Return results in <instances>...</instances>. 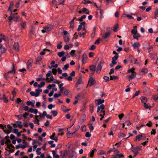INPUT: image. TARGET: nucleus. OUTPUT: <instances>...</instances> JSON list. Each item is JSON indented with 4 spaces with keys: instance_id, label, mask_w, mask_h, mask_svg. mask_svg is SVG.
Here are the masks:
<instances>
[{
    "instance_id": "nucleus-1",
    "label": "nucleus",
    "mask_w": 158,
    "mask_h": 158,
    "mask_svg": "<svg viewBox=\"0 0 158 158\" xmlns=\"http://www.w3.org/2000/svg\"><path fill=\"white\" fill-rule=\"evenodd\" d=\"M53 28V25L51 24H48L46 26L44 27L43 29L41 31L43 33H47L51 31Z\"/></svg>"
},
{
    "instance_id": "nucleus-2",
    "label": "nucleus",
    "mask_w": 158,
    "mask_h": 158,
    "mask_svg": "<svg viewBox=\"0 0 158 158\" xmlns=\"http://www.w3.org/2000/svg\"><path fill=\"white\" fill-rule=\"evenodd\" d=\"M35 91L36 92L35 93L34 92L31 91L30 92V94L31 96H35V97H37L39 95L40 92L42 91V89L39 88L36 89Z\"/></svg>"
},
{
    "instance_id": "nucleus-3",
    "label": "nucleus",
    "mask_w": 158,
    "mask_h": 158,
    "mask_svg": "<svg viewBox=\"0 0 158 158\" xmlns=\"http://www.w3.org/2000/svg\"><path fill=\"white\" fill-rule=\"evenodd\" d=\"M104 63V60H102L98 64L96 70V72L98 73H99L101 70L102 68Z\"/></svg>"
},
{
    "instance_id": "nucleus-4",
    "label": "nucleus",
    "mask_w": 158,
    "mask_h": 158,
    "mask_svg": "<svg viewBox=\"0 0 158 158\" xmlns=\"http://www.w3.org/2000/svg\"><path fill=\"white\" fill-rule=\"evenodd\" d=\"M114 154L116 156L115 158H120L124 157L123 154L122 153H120L119 151L117 150H114Z\"/></svg>"
},
{
    "instance_id": "nucleus-5",
    "label": "nucleus",
    "mask_w": 158,
    "mask_h": 158,
    "mask_svg": "<svg viewBox=\"0 0 158 158\" xmlns=\"http://www.w3.org/2000/svg\"><path fill=\"white\" fill-rule=\"evenodd\" d=\"M104 109V105L102 104L100 106H98L97 109V112L98 113L99 112L100 110V113H103V115H105V111L103 110Z\"/></svg>"
},
{
    "instance_id": "nucleus-6",
    "label": "nucleus",
    "mask_w": 158,
    "mask_h": 158,
    "mask_svg": "<svg viewBox=\"0 0 158 158\" xmlns=\"http://www.w3.org/2000/svg\"><path fill=\"white\" fill-rule=\"evenodd\" d=\"M95 83V81L94 79L92 77H91L89 79L88 81V86H91L93 85Z\"/></svg>"
},
{
    "instance_id": "nucleus-7",
    "label": "nucleus",
    "mask_w": 158,
    "mask_h": 158,
    "mask_svg": "<svg viewBox=\"0 0 158 158\" xmlns=\"http://www.w3.org/2000/svg\"><path fill=\"white\" fill-rule=\"evenodd\" d=\"M141 150V148L139 147H137L136 148H134L132 150L133 152L134 153L133 157H135L138 154V151Z\"/></svg>"
},
{
    "instance_id": "nucleus-8",
    "label": "nucleus",
    "mask_w": 158,
    "mask_h": 158,
    "mask_svg": "<svg viewBox=\"0 0 158 158\" xmlns=\"http://www.w3.org/2000/svg\"><path fill=\"white\" fill-rule=\"evenodd\" d=\"M12 70L9 71L7 73L8 76L9 77H12V76L10 75V74L14 72V74L15 73V64H13L12 67Z\"/></svg>"
},
{
    "instance_id": "nucleus-9",
    "label": "nucleus",
    "mask_w": 158,
    "mask_h": 158,
    "mask_svg": "<svg viewBox=\"0 0 158 158\" xmlns=\"http://www.w3.org/2000/svg\"><path fill=\"white\" fill-rule=\"evenodd\" d=\"M117 60V57H113L112 58V61L111 63L109 64L110 67L111 68L113 67V66L116 64L117 63L115 61Z\"/></svg>"
},
{
    "instance_id": "nucleus-10",
    "label": "nucleus",
    "mask_w": 158,
    "mask_h": 158,
    "mask_svg": "<svg viewBox=\"0 0 158 158\" xmlns=\"http://www.w3.org/2000/svg\"><path fill=\"white\" fill-rule=\"evenodd\" d=\"M33 63V60L32 59H30L29 60L27 63V68L30 69L32 67V64Z\"/></svg>"
},
{
    "instance_id": "nucleus-11",
    "label": "nucleus",
    "mask_w": 158,
    "mask_h": 158,
    "mask_svg": "<svg viewBox=\"0 0 158 158\" xmlns=\"http://www.w3.org/2000/svg\"><path fill=\"white\" fill-rule=\"evenodd\" d=\"M149 56L151 58V60H154L157 57V53L153 54L150 53L149 54Z\"/></svg>"
},
{
    "instance_id": "nucleus-12",
    "label": "nucleus",
    "mask_w": 158,
    "mask_h": 158,
    "mask_svg": "<svg viewBox=\"0 0 158 158\" xmlns=\"http://www.w3.org/2000/svg\"><path fill=\"white\" fill-rule=\"evenodd\" d=\"M13 47L15 51H19V43L15 42L13 45Z\"/></svg>"
},
{
    "instance_id": "nucleus-13",
    "label": "nucleus",
    "mask_w": 158,
    "mask_h": 158,
    "mask_svg": "<svg viewBox=\"0 0 158 158\" xmlns=\"http://www.w3.org/2000/svg\"><path fill=\"white\" fill-rule=\"evenodd\" d=\"M145 138V137L143 136L142 135H138L136 136V138L135 139V141H136L137 140L139 141L141 140L144 139Z\"/></svg>"
},
{
    "instance_id": "nucleus-14",
    "label": "nucleus",
    "mask_w": 158,
    "mask_h": 158,
    "mask_svg": "<svg viewBox=\"0 0 158 158\" xmlns=\"http://www.w3.org/2000/svg\"><path fill=\"white\" fill-rule=\"evenodd\" d=\"M6 51L5 48L0 44V56H1L2 54L5 52Z\"/></svg>"
},
{
    "instance_id": "nucleus-15",
    "label": "nucleus",
    "mask_w": 158,
    "mask_h": 158,
    "mask_svg": "<svg viewBox=\"0 0 158 158\" xmlns=\"http://www.w3.org/2000/svg\"><path fill=\"white\" fill-rule=\"evenodd\" d=\"M14 5V3L13 2H11L10 3L9 6V7L8 11V12L10 14H12V12L11 9L12 8Z\"/></svg>"
},
{
    "instance_id": "nucleus-16",
    "label": "nucleus",
    "mask_w": 158,
    "mask_h": 158,
    "mask_svg": "<svg viewBox=\"0 0 158 158\" xmlns=\"http://www.w3.org/2000/svg\"><path fill=\"white\" fill-rule=\"evenodd\" d=\"M82 62L83 64H85L86 63L87 59V56L86 54H83L82 56Z\"/></svg>"
},
{
    "instance_id": "nucleus-17",
    "label": "nucleus",
    "mask_w": 158,
    "mask_h": 158,
    "mask_svg": "<svg viewBox=\"0 0 158 158\" xmlns=\"http://www.w3.org/2000/svg\"><path fill=\"white\" fill-rule=\"evenodd\" d=\"M142 103L144 104H145L148 101L147 98L144 96H142L140 98Z\"/></svg>"
},
{
    "instance_id": "nucleus-18",
    "label": "nucleus",
    "mask_w": 158,
    "mask_h": 158,
    "mask_svg": "<svg viewBox=\"0 0 158 158\" xmlns=\"http://www.w3.org/2000/svg\"><path fill=\"white\" fill-rule=\"evenodd\" d=\"M35 103V101L34 100H33L31 102V101H27L26 104L28 106L31 105L33 107H34V104Z\"/></svg>"
},
{
    "instance_id": "nucleus-19",
    "label": "nucleus",
    "mask_w": 158,
    "mask_h": 158,
    "mask_svg": "<svg viewBox=\"0 0 158 158\" xmlns=\"http://www.w3.org/2000/svg\"><path fill=\"white\" fill-rule=\"evenodd\" d=\"M26 147V146L25 145H22L21 143H19L18 145H16L15 148L16 149H18L20 148H21L22 149H24Z\"/></svg>"
},
{
    "instance_id": "nucleus-20",
    "label": "nucleus",
    "mask_w": 158,
    "mask_h": 158,
    "mask_svg": "<svg viewBox=\"0 0 158 158\" xmlns=\"http://www.w3.org/2000/svg\"><path fill=\"white\" fill-rule=\"evenodd\" d=\"M104 100H101V99L95 100V102L98 105L101 104L104 102Z\"/></svg>"
},
{
    "instance_id": "nucleus-21",
    "label": "nucleus",
    "mask_w": 158,
    "mask_h": 158,
    "mask_svg": "<svg viewBox=\"0 0 158 158\" xmlns=\"http://www.w3.org/2000/svg\"><path fill=\"white\" fill-rule=\"evenodd\" d=\"M89 69L92 72V74H93L96 70V66L94 65L90 66Z\"/></svg>"
},
{
    "instance_id": "nucleus-22",
    "label": "nucleus",
    "mask_w": 158,
    "mask_h": 158,
    "mask_svg": "<svg viewBox=\"0 0 158 158\" xmlns=\"http://www.w3.org/2000/svg\"><path fill=\"white\" fill-rule=\"evenodd\" d=\"M20 28L21 30L25 28L27 25V22L26 21H24L21 23L20 24Z\"/></svg>"
},
{
    "instance_id": "nucleus-23",
    "label": "nucleus",
    "mask_w": 158,
    "mask_h": 158,
    "mask_svg": "<svg viewBox=\"0 0 158 158\" xmlns=\"http://www.w3.org/2000/svg\"><path fill=\"white\" fill-rule=\"evenodd\" d=\"M82 83V77H80L76 83V84H75L76 86V87H77L79 84H81Z\"/></svg>"
},
{
    "instance_id": "nucleus-24",
    "label": "nucleus",
    "mask_w": 158,
    "mask_h": 158,
    "mask_svg": "<svg viewBox=\"0 0 158 158\" xmlns=\"http://www.w3.org/2000/svg\"><path fill=\"white\" fill-rule=\"evenodd\" d=\"M110 32H107L103 36V38L105 40L107 39L110 36Z\"/></svg>"
},
{
    "instance_id": "nucleus-25",
    "label": "nucleus",
    "mask_w": 158,
    "mask_h": 158,
    "mask_svg": "<svg viewBox=\"0 0 158 158\" xmlns=\"http://www.w3.org/2000/svg\"><path fill=\"white\" fill-rule=\"evenodd\" d=\"M61 108L62 110L64 112H66L70 110V109H68L67 107L64 106H61Z\"/></svg>"
},
{
    "instance_id": "nucleus-26",
    "label": "nucleus",
    "mask_w": 158,
    "mask_h": 158,
    "mask_svg": "<svg viewBox=\"0 0 158 158\" xmlns=\"http://www.w3.org/2000/svg\"><path fill=\"white\" fill-rule=\"evenodd\" d=\"M141 35L139 33H137L135 34H134L133 35V38L134 39H136L137 40H139V37H140Z\"/></svg>"
},
{
    "instance_id": "nucleus-27",
    "label": "nucleus",
    "mask_w": 158,
    "mask_h": 158,
    "mask_svg": "<svg viewBox=\"0 0 158 158\" xmlns=\"http://www.w3.org/2000/svg\"><path fill=\"white\" fill-rule=\"evenodd\" d=\"M35 27H34L32 26L31 27V29L29 33V34L30 35H33L35 33Z\"/></svg>"
},
{
    "instance_id": "nucleus-28",
    "label": "nucleus",
    "mask_w": 158,
    "mask_h": 158,
    "mask_svg": "<svg viewBox=\"0 0 158 158\" xmlns=\"http://www.w3.org/2000/svg\"><path fill=\"white\" fill-rule=\"evenodd\" d=\"M137 26H135L134 27V28L131 30V32L132 34H135L137 33Z\"/></svg>"
},
{
    "instance_id": "nucleus-29",
    "label": "nucleus",
    "mask_w": 158,
    "mask_h": 158,
    "mask_svg": "<svg viewBox=\"0 0 158 158\" xmlns=\"http://www.w3.org/2000/svg\"><path fill=\"white\" fill-rule=\"evenodd\" d=\"M136 76L135 73H132L130 76L129 77L128 79L129 81L135 78Z\"/></svg>"
},
{
    "instance_id": "nucleus-30",
    "label": "nucleus",
    "mask_w": 158,
    "mask_h": 158,
    "mask_svg": "<svg viewBox=\"0 0 158 158\" xmlns=\"http://www.w3.org/2000/svg\"><path fill=\"white\" fill-rule=\"evenodd\" d=\"M70 28L73 29L74 28V22L73 20H72L69 22Z\"/></svg>"
},
{
    "instance_id": "nucleus-31",
    "label": "nucleus",
    "mask_w": 158,
    "mask_h": 158,
    "mask_svg": "<svg viewBox=\"0 0 158 158\" xmlns=\"http://www.w3.org/2000/svg\"><path fill=\"white\" fill-rule=\"evenodd\" d=\"M139 45V42L135 43L132 45V46L134 48L138 47Z\"/></svg>"
},
{
    "instance_id": "nucleus-32",
    "label": "nucleus",
    "mask_w": 158,
    "mask_h": 158,
    "mask_svg": "<svg viewBox=\"0 0 158 158\" xmlns=\"http://www.w3.org/2000/svg\"><path fill=\"white\" fill-rule=\"evenodd\" d=\"M65 54V52L64 51L58 52V55L60 57L63 56Z\"/></svg>"
},
{
    "instance_id": "nucleus-33",
    "label": "nucleus",
    "mask_w": 158,
    "mask_h": 158,
    "mask_svg": "<svg viewBox=\"0 0 158 158\" xmlns=\"http://www.w3.org/2000/svg\"><path fill=\"white\" fill-rule=\"evenodd\" d=\"M52 153L53 156V157L55 158H59V156L57 154H56V152L53 151L52 152Z\"/></svg>"
},
{
    "instance_id": "nucleus-34",
    "label": "nucleus",
    "mask_w": 158,
    "mask_h": 158,
    "mask_svg": "<svg viewBox=\"0 0 158 158\" xmlns=\"http://www.w3.org/2000/svg\"><path fill=\"white\" fill-rule=\"evenodd\" d=\"M11 15L9 16L8 18V20L9 22H10L13 19H14V15L15 14H12H12H10Z\"/></svg>"
},
{
    "instance_id": "nucleus-35",
    "label": "nucleus",
    "mask_w": 158,
    "mask_h": 158,
    "mask_svg": "<svg viewBox=\"0 0 158 158\" xmlns=\"http://www.w3.org/2000/svg\"><path fill=\"white\" fill-rule=\"evenodd\" d=\"M148 72V70L147 68H144L141 71V72L142 74H145L147 73Z\"/></svg>"
},
{
    "instance_id": "nucleus-36",
    "label": "nucleus",
    "mask_w": 158,
    "mask_h": 158,
    "mask_svg": "<svg viewBox=\"0 0 158 158\" xmlns=\"http://www.w3.org/2000/svg\"><path fill=\"white\" fill-rule=\"evenodd\" d=\"M96 149H94L91 151V152H90L89 154V155L90 157H93L94 152H96Z\"/></svg>"
},
{
    "instance_id": "nucleus-37",
    "label": "nucleus",
    "mask_w": 158,
    "mask_h": 158,
    "mask_svg": "<svg viewBox=\"0 0 158 158\" xmlns=\"http://www.w3.org/2000/svg\"><path fill=\"white\" fill-rule=\"evenodd\" d=\"M70 155L72 157H76L77 153L75 152L72 151Z\"/></svg>"
},
{
    "instance_id": "nucleus-38",
    "label": "nucleus",
    "mask_w": 158,
    "mask_h": 158,
    "mask_svg": "<svg viewBox=\"0 0 158 158\" xmlns=\"http://www.w3.org/2000/svg\"><path fill=\"white\" fill-rule=\"evenodd\" d=\"M19 16L15 17L14 18V21L16 22H18L19 21Z\"/></svg>"
},
{
    "instance_id": "nucleus-39",
    "label": "nucleus",
    "mask_w": 158,
    "mask_h": 158,
    "mask_svg": "<svg viewBox=\"0 0 158 158\" xmlns=\"http://www.w3.org/2000/svg\"><path fill=\"white\" fill-rule=\"evenodd\" d=\"M45 85V82L43 81L41 82L40 84L38 85V87L40 88L44 86Z\"/></svg>"
},
{
    "instance_id": "nucleus-40",
    "label": "nucleus",
    "mask_w": 158,
    "mask_h": 158,
    "mask_svg": "<svg viewBox=\"0 0 158 158\" xmlns=\"http://www.w3.org/2000/svg\"><path fill=\"white\" fill-rule=\"evenodd\" d=\"M135 69L132 68L129 69L128 71V72L129 73H135L134 72Z\"/></svg>"
},
{
    "instance_id": "nucleus-41",
    "label": "nucleus",
    "mask_w": 158,
    "mask_h": 158,
    "mask_svg": "<svg viewBox=\"0 0 158 158\" xmlns=\"http://www.w3.org/2000/svg\"><path fill=\"white\" fill-rule=\"evenodd\" d=\"M158 17V8L156 9L155 12V18H156Z\"/></svg>"
},
{
    "instance_id": "nucleus-42",
    "label": "nucleus",
    "mask_w": 158,
    "mask_h": 158,
    "mask_svg": "<svg viewBox=\"0 0 158 158\" xmlns=\"http://www.w3.org/2000/svg\"><path fill=\"white\" fill-rule=\"evenodd\" d=\"M11 131L12 133L16 134L18 132V129L16 128H14Z\"/></svg>"
},
{
    "instance_id": "nucleus-43",
    "label": "nucleus",
    "mask_w": 158,
    "mask_h": 158,
    "mask_svg": "<svg viewBox=\"0 0 158 158\" xmlns=\"http://www.w3.org/2000/svg\"><path fill=\"white\" fill-rule=\"evenodd\" d=\"M81 130L83 131H86V126L85 125L82 126L81 127Z\"/></svg>"
},
{
    "instance_id": "nucleus-44",
    "label": "nucleus",
    "mask_w": 158,
    "mask_h": 158,
    "mask_svg": "<svg viewBox=\"0 0 158 158\" xmlns=\"http://www.w3.org/2000/svg\"><path fill=\"white\" fill-rule=\"evenodd\" d=\"M39 121L40 120L39 119H37L36 120L35 119L33 121L34 123L36 124L39 125L40 124Z\"/></svg>"
},
{
    "instance_id": "nucleus-45",
    "label": "nucleus",
    "mask_w": 158,
    "mask_h": 158,
    "mask_svg": "<svg viewBox=\"0 0 158 158\" xmlns=\"http://www.w3.org/2000/svg\"><path fill=\"white\" fill-rule=\"evenodd\" d=\"M69 67V64H65L64 67L63 68V69L64 70H66Z\"/></svg>"
},
{
    "instance_id": "nucleus-46",
    "label": "nucleus",
    "mask_w": 158,
    "mask_h": 158,
    "mask_svg": "<svg viewBox=\"0 0 158 158\" xmlns=\"http://www.w3.org/2000/svg\"><path fill=\"white\" fill-rule=\"evenodd\" d=\"M0 37L1 39H2L6 41V37L3 35L2 34H1L0 35Z\"/></svg>"
},
{
    "instance_id": "nucleus-47",
    "label": "nucleus",
    "mask_w": 158,
    "mask_h": 158,
    "mask_svg": "<svg viewBox=\"0 0 158 158\" xmlns=\"http://www.w3.org/2000/svg\"><path fill=\"white\" fill-rule=\"evenodd\" d=\"M113 53L114 54H115V56L113 57H117V60L118 59V53H117L115 51H113Z\"/></svg>"
},
{
    "instance_id": "nucleus-48",
    "label": "nucleus",
    "mask_w": 158,
    "mask_h": 158,
    "mask_svg": "<svg viewBox=\"0 0 158 158\" xmlns=\"http://www.w3.org/2000/svg\"><path fill=\"white\" fill-rule=\"evenodd\" d=\"M89 110L91 113H92L93 112L94 110V106L93 105H90L89 106Z\"/></svg>"
},
{
    "instance_id": "nucleus-49",
    "label": "nucleus",
    "mask_w": 158,
    "mask_h": 158,
    "mask_svg": "<svg viewBox=\"0 0 158 158\" xmlns=\"http://www.w3.org/2000/svg\"><path fill=\"white\" fill-rule=\"evenodd\" d=\"M86 16L85 15H82L81 18L79 19H77V20L79 21H81L82 20V19H85L86 18Z\"/></svg>"
},
{
    "instance_id": "nucleus-50",
    "label": "nucleus",
    "mask_w": 158,
    "mask_h": 158,
    "mask_svg": "<svg viewBox=\"0 0 158 158\" xmlns=\"http://www.w3.org/2000/svg\"><path fill=\"white\" fill-rule=\"evenodd\" d=\"M15 90V89L14 88V90L11 92L12 94L13 95L14 98L15 97L16 94V92Z\"/></svg>"
},
{
    "instance_id": "nucleus-51",
    "label": "nucleus",
    "mask_w": 158,
    "mask_h": 158,
    "mask_svg": "<svg viewBox=\"0 0 158 158\" xmlns=\"http://www.w3.org/2000/svg\"><path fill=\"white\" fill-rule=\"evenodd\" d=\"M91 134L89 133V132H87L86 133L85 136L86 137L89 138L91 136Z\"/></svg>"
},
{
    "instance_id": "nucleus-52",
    "label": "nucleus",
    "mask_w": 158,
    "mask_h": 158,
    "mask_svg": "<svg viewBox=\"0 0 158 158\" xmlns=\"http://www.w3.org/2000/svg\"><path fill=\"white\" fill-rule=\"evenodd\" d=\"M82 31H83V32L82 33V35H84L86 33V30L85 29V27H84L83 28Z\"/></svg>"
},
{
    "instance_id": "nucleus-53",
    "label": "nucleus",
    "mask_w": 158,
    "mask_h": 158,
    "mask_svg": "<svg viewBox=\"0 0 158 158\" xmlns=\"http://www.w3.org/2000/svg\"><path fill=\"white\" fill-rule=\"evenodd\" d=\"M118 79V77L117 76H110V80H113V79Z\"/></svg>"
},
{
    "instance_id": "nucleus-54",
    "label": "nucleus",
    "mask_w": 158,
    "mask_h": 158,
    "mask_svg": "<svg viewBox=\"0 0 158 158\" xmlns=\"http://www.w3.org/2000/svg\"><path fill=\"white\" fill-rule=\"evenodd\" d=\"M118 24H117L114 26V31L115 32H116L117 31V29L118 28Z\"/></svg>"
},
{
    "instance_id": "nucleus-55",
    "label": "nucleus",
    "mask_w": 158,
    "mask_h": 158,
    "mask_svg": "<svg viewBox=\"0 0 158 158\" xmlns=\"http://www.w3.org/2000/svg\"><path fill=\"white\" fill-rule=\"evenodd\" d=\"M55 107V105H52V104H50L48 105V108L49 109L51 110L52 109L53 107Z\"/></svg>"
},
{
    "instance_id": "nucleus-56",
    "label": "nucleus",
    "mask_w": 158,
    "mask_h": 158,
    "mask_svg": "<svg viewBox=\"0 0 158 158\" xmlns=\"http://www.w3.org/2000/svg\"><path fill=\"white\" fill-rule=\"evenodd\" d=\"M40 150L41 149L40 148H37L36 150L37 154L39 155L41 154V152H40Z\"/></svg>"
},
{
    "instance_id": "nucleus-57",
    "label": "nucleus",
    "mask_w": 158,
    "mask_h": 158,
    "mask_svg": "<svg viewBox=\"0 0 158 158\" xmlns=\"http://www.w3.org/2000/svg\"><path fill=\"white\" fill-rule=\"evenodd\" d=\"M51 112L52 114V115L54 116H56L57 114V111H52Z\"/></svg>"
},
{
    "instance_id": "nucleus-58",
    "label": "nucleus",
    "mask_w": 158,
    "mask_h": 158,
    "mask_svg": "<svg viewBox=\"0 0 158 158\" xmlns=\"http://www.w3.org/2000/svg\"><path fill=\"white\" fill-rule=\"evenodd\" d=\"M125 15L126 16V17L130 19H134L133 17L132 16L130 15L126 14Z\"/></svg>"
},
{
    "instance_id": "nucleus-59",
    "label": "nucleus",
    "mask_w": 158,
    "mask_h": 158,
    "mask_svg": "<svg viewBox=\"0 0 158 158\" xmlns=\"http://www.w3.org/2000/svg\"><path fill=\"white\" fill-rule=\"evenodd\" d=\"M64 41L66 43H68L69 41V38L68 37H65L64 39Z\"/></svg>"
},
{
    "instance_id": "nucleus-60",
    "label": "nucleus",
    "mask_w": 158,
    "mask_h": 158,
    "mask_svg": "<svg viewBox=\"0 0 158 158\" xmlns=\"http://www.w3.org/2000/svg\"><path fill=\"white\" fill-rule=\"evenodd\" d=\"M61 96V94H54V97L55 98H57L59 97H60Z\"/></svg>"
},
{
    "instance_id": "nucleus-61",
    "label": "nucleus",
    "mask_w": 158,
    "mask_h": 158,
    "mask_svg": "<svg viewBox=\"0 0 158 158\" xmlns=\"http://www.w3.org/2000/svg\"><path fill=\"white\" fill-rule=\"evenodd\" d=\"M18 118V120L21 119L23 118V114H20L19 115H17L16 116Z\"/></svg>"
},
{
    "instance_id": "nucleus-62",
    "label": "nucleus",
    "mask_w": 158,
    "mask_h": 158,
    "mask_svg": "<svg viewBox=\"0 0 158 158\" xmlns=\"http://www.w3.org/2000/svg\"><path fill=\"white\" fill-rule=\"evenodd\" d=\"M11 130L4 129V131L7 134H8L10 132Z\"/></svg>"
},
{
    "instance_id": "nucleus-63",
    "label": "nucleus",
    "mask_w": 158,
    "mask_h": 158,
    "mask_svg": "<svg viewBox=\"0 0 158 158\" xmlns=\"http://www.w3.org/2000/svg\"><path fill=\"white\" fill-rule=\"evenodd\" d=\"M98 154L100 155H102L104 153V151L102 150H100L98 152Z\"/></svg>"
},
{
    "instance_id": "nucleus-64",
    "label": "nucleus",
    "mask_w": 158,
    "mask_h": 158,
    "mask_svg": "<svg viewBox=\"0 0 158 158\" xmlns=\"http://www.w3.org/2000/svg\"><path fill=\"white\" fill-rule=\"evenodd\" d=\"M75 52V50H73L71 51L70 52V54L72 56H74V53Z\"/></svg>"
}]
</instances>
